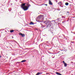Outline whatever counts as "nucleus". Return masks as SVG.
Here are the masks:
<instances>
[{
  "instance_id": "obj_1",
  "label": "nucleus",
  "mask_w": 75,
  "mask_h": 75,
  "mask_svg": "<svg viewBox=\"0 0 75 75\" xmlns=\"http://www.w3.org/2000/svg\"><path fill=\"white\" fill-rule=\"evenodd\" d=\"M25 4H23L21 5V8H23V9L24 11H26L28 10V7L27 6H25Z\"/></svg>"
},
{
  "instance_id": "obj_2",
  "label": "nucleus",
  "mask_w": 75,
  "mask_h": 75,
  "mask_svg": "<svg viewBox=\"0 0 75 75\" xmlns=\"http://www.w3.org/2000/svg\"><path fill=\"white\" fill-rule=\"evenodd\" d=\"M44 23H45V24H46V25H47V27H51V25L50 23L48 22L47 21H45Z\"/></svg>"
},
{
  "instance_id": "obj_3",
  "label": "nucleus",
  "mask_w": 75,
  "mask_h": 75,
  "mask_svg": "<svg viewBox=\"0 0 75 75\" xmlns=\"http://www.w3.org/2000/svg\"><path fill=\"white\" fill-rule=\"evenodd\" d=\"M54 30V29L53 28H51L50 29H49V31H50V32H52V34L53 33V32L52 31H53Z\"/></svg>"
},
{
  "instance_id": "obj_4",
  "label": "nucleus",
  "mask_w": 75,
  "mask_h": 75,
  "mask_svg": "<svg viewBox=\"0 0 75 75\" xmlns=\"http://www.w3.org/2000/svg\"><path fill=\"white\" fill-rule=\"evenodd\" d=\"M19 35H21L22 37H25V35H24V34H23L22 33H19Z\"/></svg>"
},
{
  "instance_id": "obj_5",
  "label": "nucleus",
  "mask_w": 75,
  "mask_h": 75,
  "mask_svg": "<svg viewBox=\"0 0 75 75\" xmlns=\"http://www.w3.org/2000/svg\"><path fill=\"white\" fill-rule=\"evenodd\" d=\"M49 4L50 5H52V3L51 2L50 0H49Z\"/></svg>"
},
{
  "instance_id": "obj_6",
  "label": "nucleus",
  "mask_w": 75,
  "mask_h": 75,
  "mask_svg": "<svg viewBox=\"0 0 75 75\" xmlns=\"http://www.w3.org/2000/svg\"><path fill=\"white\" fill-rule=\"evenodd\" d=\"M42 74V73H38L36 75H41Z\"/></svg>"
},
{
  "instance_id": "obj_7",
  "label": "nucleus",
  "mask_w": 75,
  "mask_h": 75,
  "mask_svg": "<svg viewBox=\"0 0 75 75\" xmlns=\"http://www.w3.org/2000/svg\"><path fill=\"white\" fill-rule=\"evenodd\" d=\"M34 23L32 22H31L30 23L29 25H34Z\"/></svg>"
},
{
  "instance_id": "obj_8",
  "label": "nucleus",
  "mask_w": 75,
  "mask_h": 75,
  "mask_svg": "<svg viewBox=\"0 0 75 75\" xmlns=\"http://www.w3.org/2000/svg\"><path fill=\"white\" fill-rule=\"evenodd\" d=\"M64 64V67H67V63H65Z\"/></svg>"
},
{
  "instance_id": "obj_9",
  "label": "nucleus",
  "mask_w": 75,
  "mask_h": 75,
  "mask_svg": "<svg viewBox=\"0 0 75 75\" xmlns=\"http://www.w3.org/2000/svg\"><path fill=\"white\" fill-rule=\"evenodd\" d=\"M56 74H57V75H62V74L58 72H57L56 73Z\"/></svg>"
},
{
  "instance_id": "obj_10",
  "label": "nucleus",
  "mask_w": 75,
  "mask_h": 75,
  "mask_svg": "<svg viewBox=\"0 0 75 75\" xmlns=\"http://www.w3.org/2000/svg\"><path fill=\"white\" fill-rule=\"evenodd\" d=\"M25 61H26V60H23L22 61H21V62H25Z\"/></svg>"
},
{
  "instance_id": "obj_11",
  "label": "nucleus",
  "mask_w": 75,
  "mask_h": 75,
  "mask_svg": "<svg viewBox=\"0 0 75 75\" xmlns=\"http://www.w3.org/2000/svg\"><path fill=\"white\" fill-rule=\"evenodd\" d=\"M27 5L28 6H27V7H28H28H29L30 6H31V5L30 4H27Z\"/></svg>"
},
{
  "instance_id": "obj_12",
  "label": "nucleus",
  "mask_w": 75,
  "mask_h": 75,
  "mask_svg": "<svg viewBox=\"0 0 75 75\" xmlns=\"http://www.w3.org/2000/svg\"><path fill=\"white\" fill-rule=\"evenodd\" d=\"M41 28H44L45 27V26L44 25H42L41 27Z\"/></svg>"
},
{
  "instance_id": "obj_13",
  "label": "nucleus",
  "mask_w": 75,
  "mask_h": 75,
  "mask_svg": "<svg viewBox=\"0 0 75 75\" xmlns=\"http://www.w3.org/2000/svg\"><path fill=\"white\" fill-rule=\"evenodd\" d=\"M65 4L66 6H68L69 4L67 2L65 3Z\"/></svg>"
},
{
  "instance_id": "obj_14",
  "label": "nucleus",
  "mask_w": 75,
  "mask_h": 75,
  "mask_svg": "<svg viewBox=\"0 0 75 75\" xmlns=\"http://www.w3.org/2000/svg\"><path fill=\"white\" fill-rule=\"evenodd\" d=\"M10 32V33H13V32H14V30H11Z\"/></svg>"
},
{
  "instance_id": "obj_15",
  "label": "nucleus",
  "mask_w": 75,
  "mask_h": 75,
  "mask_svg": "<svg viewBox=\"0 0 75 75\" xmlns=\"http://www.w3.org/2000/svg\"><path fill=\"white\" fill-rule=\"evenodd\" d=\"M63 64H65V61H63Z\"/></svg>"
},
{
  "instance_id": "obj_16",
  "label": "nucleus",
  "mask_w": 75,
  "mask_h": 75,
  "mask_svg": "<svg viewBox=\"0 0 75 75\" xmlns=\"http://www.w3.org/2000/svg\"><path fill=\"white\" fill-rule=\"evenodd\" d=\"M61 2H59V3H58V4H61Z\"/></svg>"
},
{
  "instance_id": "obj_17",
  "label": "nucleus",
  "mask_w": 75,
  "mask_h": 75,
  "mask_svg": "<svg viewBox=\"0 0 75 75\" xmlns=\"http://www.w3.org/2000/svg\"><path fill=\"white\" fill-rule=\"evenodd\" d=\"M42 15H40V16H39V17H42Z\"/></svg>"
},
{
  "instance_id": "obj_18",
  "label": "nucleus",
  "mask_w": 75,
  "mask_h": 75,
  "mask_svg": "<svg viewBox=\"0 0 75 75\" xmlns=\"http://www.w3.org/2000/svg\"><path fill=\"white\" fill-rule=\"evenodd\" d=\"M39 22H42V21H39Z\"/></svg>"
},
{
  "instance_id": "obj_19",
  "label": "nucleus",
  "mask_w": 75,
  "mask_h": 75,
  "mask_svg": "<svg viewBox=\"0 0 75 75\" xmlns=\"http://www.w3.org/2000/svg\"><path fill=\"white\" fill-rule=\"evenodd\" d=\"M1 55H0V58H1Z\"/></svg>"
},
{
  "instance_id": "obj_20",
  "label": "nucleus",
  "mask_w": 75,
  "mask_h": 75,
  "mask_svg": "<svg viewBox=\"0 0 75 75\" xmlns=\"http://www.w3.org/2000/svg\"><path fill=\"white\" fill-rule=\"evenodd\" d=\"M63 18H65V17H63Z\"/></svg>"
},
{
  "instance_id": "obj_21",
  "label": "nucleus",
  "mask_w": 75,
  "mask_h": 75,
  "mask_svg": "<svg viewBox=\"0 0 75 75\" xmlns=\"http://www.w3.org/2000/svg\"><path fill=\"white\" fill-rule=\"evenodd\" d=\"M62 23H64V22H62Z\"/></svg>"
},
{
  "instance_id": "obj_22",
  "label": "nucleus",
  "mask_w": 75,
  "mask_h": 75,
  "mask_svg": "<svg viewBox=\"0 0 75 75\" xmlns=\"http://www.w3.org/2000/svg\"><path fill=\"white\" fill-rule=\"evenodd\" d=\"M67 13H69V12L68 11H67Z\"/></svg>"
},
{
  "instance_id": "obj_23",
  "label": "nucleus",
  "mask_w": 75,
  "mask_h": 75,
  "mask_svg": "<svg viewBox=\"0 0 75 75\" xmlns=\"http://www.w3.org/2000/svg\"><path fill=\"white\" fill-rule=\"evenodd\" d=\"M12 38H13V36H12Z\"/></svg>"
},
{
  "instance_id": "obj_24",
  "label": "nucleus",
  "mask_w": 75,
  "mask_h": 75,
  "mask_svg": "<svg viewBox=\"0 0 75 75\" xmlns=\"http://www.w3.org/2000/svg\"><path fill=\"white\" fill-rule=\"evenodd\" d=\"M46 6H47V4L46 5Z\"/></svg>"
},
{
  "instance_id": "obj_25",
  "label": "nucleus",
  "mask_w": 75,
  "mask_h": 75,
  "mask_svg": "<svg viewBox=\"0 0 75 75\" xmlns=\"http://www.w3.org/2000/svg\"><path fill=\"white\" fill-rule=\"evenodd\" d=\"M48 74V73H46V74Z\"/></svg>"
}]
</instances>
